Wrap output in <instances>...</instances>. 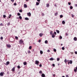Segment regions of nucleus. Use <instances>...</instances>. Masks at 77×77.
Wrapping results in <instances>:
<instances>
[{
    "label": "nucleus",
    "instance_id": "obj_1",
    "mask_svg": "<svg viewBox=\"0 0 77 77\" xmlns=\"http://www.w3.org/2000/svg\"><path fill=\"white\" fill-rule=\"evenodd\" d=\"M19 42L20 44H24V43H23V41L22 39L20 40Z\"/></svg>",
    "mask_w": 77,
    "mask_h": 77
},
{
    "label": "nucleus",
    "instance_id": "obj_2",
    "mask_svg": "<svg viewBox=\"0 0 77 77\" xmlns=\"http://www.w3.org/2000/svg\"><path fill=\"white\" fill-rule=\"evenodd\" d=\"M39 63V61H38V60L35 61V64H36V65H38V64Z\"/></svg>",
    "mask_w": 77,
    "mask_h": 77
},
{
    "label": "nucleus",
    "instance_id": "obj_3",
    "mask_svg": "<svg viewBox=\"0 0 77 77\" xmlns=\"http://www.w3.org/2000/svg\"><path fill=\"white\" fill-rule=\"evenodd\" d=\"M44 35L43 33H40L39 34V36H40V37H42V36Z\"/></svg>",
    "mask_w": 77,
    "mask_h": 77
},
{
    "label": "nucleus",
    "instance_id": "obj_4",
    "mask_svg": "<svg viewBox=\"0 0 77 77\" xmlns=\"http://www.w3.org/2000/svg\"><path fill=\"white\" fill-rule=\"evenodd\" d=\"M6 46H7V47H8V48H10L11 47V45H10L7 44Z\"/></svg>",
    "mask_w": 77,
    "mask_h": 77
},
{
    "label": "nucleus",
    "instance_id": "obj_5",
    "mask_svg": "<svg viewBox=\"0 0 77 77\" xmlns=\"http://www.w3.org/2000/svg\"><path fill=\"white\" fill-rule=\"evenodd\" d=\"M42 77H45V74L44 73H42Z\"/></svg>",
    "mask_w": 77,
    "mask_h": 77
},
{
    "label": "nucleus",
    "instance_id": "obj_6",
    "mask_svg": "<svg viewBox=\"0 0 77 77\" xmlns=\"http://www.w3.org/2000/svg\"><path fill=\"white\" fill-rule=\"evenodd\" d=\"M73 39L74 41H77V38H76V37H75Z\"/></svg>",
    "mask_w": 77,
    "mask_h": 77
},
{
    "label": "nucleus",
    "instance_id": "obj_7",
    "mask_svg": "<svg viewBox=\"0 0 77 77\" xmlns=\"http://www.w3.org/2000/svg\"><path fill=\"white\" fill-rule=\"evenodd\" d=\"M25 20H26L27 21L28 20H29V18L27 17H25Z\"/></svg>",
    "mask_w": 77,
    "mask_h": 77
},
{
    "label": "nucleus",
    "instance_id": "obj_8",
    "mask_svg": "<svg viewBox=\"0 0 77 77\" xmlns=\"http://www.w3.org/2000/svg\"><path fill=\"white\" fill-rule=\"evenodd\" d=\"M9 63H10L9 61L7 62L6 63V65H9Z\"/></svg>",
    "mask_w": 77,
    "mask_h": 77
},
{
    "label": "nucleus",
    "instance_id": "obj_9",
    "mask_svg": "<svg viewBox=\"0 0 77 77\" xmlns=\"http://www.w3.org/2000/svg\"><path fill=\"white\" fill-rule=\"evenodd\" d=\"M12 71H13V72H14L15 71V67H13L11 69Z\"/></svg>",
    "mask_w": 77,
    "mask_h": 77
},
{
    "label": "nucleus",
    "instance_id": "obj_10",
    "mask_svg": "<svg viewBox=\"0 0 77 77\" xmlns=\"http://www.w3.org/2000/svg\"><path fill=\"white\" fill-rule=\"evenodd\" d=\"M0 75L1 76H3V73L2 72L0 73Z\"/></svg>",
    "mask_w": 77,
    "mask_h": 77
},
{
    "label": "nucleus",
    "instance_id": "obj_11",
    "mask_svg": "<svg viewBox=\"0 0 77 77\" xmlns=\"http://www.w3.org/2000/svg\"><path fill=\"white\" fill-rule=\"evenodd\" d=\"M23 64L24 65H26L27 64V63L26 62H25L23 63Z\"/></svg>",
    "mask_w": 77,
    "mask_h": 77
},
{
    "label": "nucleus",
    "instance_id": "obj_12",
    "mask_svg": "<svg viewBox=\"0 0 77 77\" xmlns=\"http://www.w3.org/2000/svg\"><path fill=\"white\" fill-rule=\"evenodd\" d=\"M52 38H54L55 37V35H54V34H53L52 35Z\"/></svg>",
    "mask_w": 77,
    "mask_h": 77
},
{
    "label": "nucleus",
    "instance_id": "obj_13",
    "mask_svg": "<svg viewBox=\"0 0 77 77\" xmlns=\"http://www.w3.org/2000/svg\"><path fill=\"white\" fill-rule=\"evenodd\" d=\"M62 24H65V21L63 20L62 21Z\"/></svg>",
    "mask_w": 77,
    "mask_h": 77
},
{
    "label": "nucleus",
    "instance_id": "obj_14",
    "mask_svg": "<svg viewBox=\"0 0 77 77\" xmlns=\"http://www.w3.org/2000/svg\"><path fill=\"white\" fill-rule=\"evenodd\" d=\"M40 53L41 54H43V52L42 51H40Z\"/></svg>",
    "mask_w": 77,
    "mask_h": 77
},
{
    "label": "nucleus",
    "instance_id": "obj_15",
    "mask_svg": "<svg viewBox=\"0 0 77 77\" xmlns=\"http://www.w3.org/2000/svg\"><path fill=\"white\" fill-rule=\"evenodd\" d=\"M58 14V13H57V12L55 13V16H57V14Z\"/></svg>",
    "mask_w": 77,
    "mask_h": 77
},
{
    "label": "nucleus",
    "instance_id": "obj_16",
    "mask_svg": "<svg viewBox=\"0 0 77 77\" xmlns=\"http://www.w3.org/2000/svg\"><path fill=\"white\" fill-rule=\"evenodd\" d=\"M27 5L26 4H24V8H27Z\"/></svg>",
    "mask_w": 77,
    "mask_h": 77
},
{
    "label": "nucleus",
    "instance_id": "obj_17",
    "mask_svg": "<svg viewBox=\"0 0 77 77\" xmlns=\"http://www.w3.org/2000/svg\"><path fill=\"white\" fill-rule=\"evenodd\" d=\"M39 5V2H36V5L37 6H38V5Z\"/></svg>",
    "mask_w": 77,
    "mask_h": 77
},
{
    "label": "nucleus",
    "instance_id": "obj_18",
    "mask_svg": "<svg viewBox=\"0 0 77 77\" xmlns=\"http://www.w3.org/2000/svg\"><path fill=\"white\" fill-rule=\"evenodd\" d=\"M50 60H54V59L53 58H51L50 59Z\"/></svg>",
    "mask_w": 77,
    "mask_h": 77
},
{
    "label": "nucleus",
    "instance_id": "obj_19",
    "mask_svg": "<svg viewBox=\"0 0 77 77\" xmlns=\"http://www.w3.org/2000/svg\"><path fill=\"white\" fill-rule=\"evenodd\" d=\"M69 62L70 63V64H72V61L71 60H69Z\"/></svg>",
    "mask_w": 77,
    "mask_h": 77
},
{
    "label": "nucleus",
    "instance_id": "obj_20",
    "mask_svg": "<svg viewBox=\"0 0 77 77\" xmlns=\"http://www.w3.org/2000/svg\"><path fill=\"white\" fill-rule=\"evenodd\" d=\"M64 62L66 63L67 62V60L66 59H65L64 60Z\"/></svg>",
    "mask_w": 77,
    "mask_h": 77
},
{
    "label": "nucleus",
    "instance_id": "obj_21",
    "mask_svg": "<svg viewBox=\"0 0 77 77\" xmlns=\"http://www.w3.org/2000/svg\"><path fill=\"white\" fill-rule=\"evenodd\" d=\"M46 7H49V4H46Z\"/></svg>",
    "mask_w": 77,
    "mask_h": 77
},
{
    "label": "nucleus",
    "instance_id": "obj_22",
    "mask_svg": "<svg viewBox=\"0 0 77 77\" xmlns=\"http://www.w3.org/2000/svg\"><path fill=\"white\" fill-rule=\"evenodd\" d=\"M32 48V46H29V50H31Z\"/></svg>",
    "mask_w": 77,
    "mask_h": 77
},
{
    "label": "nucleus",
    "instance_id": "obj_23",
    "mask_svg": "<svg viewBox=\"0 0 77 77\" xmlns=\"http://www.w3.org/2000/svg\"><path fill=\"white\" fill-rule=\"evenodd\" d=\"M11 16H12V15H11V14H9V16L8 17V18H10L11 17Z\"/></svg>",
    "mask_w": 77,
    "mask_h": 77
},
{
    "label": "nucleus",
    "instance_id": "obj_24",
    "mask_svg": "<svg viewBox=\"0 0 77 77\" xmlns=\"http://www.w3.org/2000/svg\"><path fill=\"white\" fill-rule=\"evenodd\" d=\"M39 73L40 74H42V71L40 70L39 72Z\"/></svg>",
    "mask_w": 77,
    "mask_h": 77
},
{
    "label": "nucleus",
    "instance_id": "obj_25",
    "mask_svg": "<svg viewBox=\"0 0 77 77\" xmlns=\"http://www.w3.org/2000/svg\"><path fill=\"white\" fill-rule=\"evenodd\" d=\"M45 44H47L48 43V41L47 40H46L45 42Z\"/></svg>",
    "mask_w": 77,
    "mask_h": 77
},
{
    "label": "nucleus",
    "instance_id": "obj_26",
    "mask_svg": "<svg viewBox=\"0 0 77 77\" xmlns=\"http://www.w3.org/2000/svg\"><path fill=\"white\" fill-rule=\"evenodd\" d=\"M70 9H73V7L72 6H71L70 7Z\"/></svg>",
    "mask_w": 77,
    "mask_h": 77
},
{
    "label": "nucleus",
    "instance_id": "obj_27",
    "mask_svg": "<svg viewBox=\"0 0 77 77\" xmlns=\"http://www.w3.org/2000/svg\"><path fill=\"white\" fill-rule=\"evenodd\" d=\"M56 32L57 33H59V30H56Z\"/></svg>",
    "mask_w": 77,
    "mask_h": 77
},
{
    "label": "nucleus",
    "instance_id": "obj_28",
    "mask_svg": "<svg viewBox=\"0 0 77 77\" xmlns=\"http://www.w3.org/2000/svg\"><path fill=\"white\" fill-rule=\"evenodd\" d=\"M60 60V58H57V61H59Z\"/></svg>",
    "mask_w": 77,
    "mask_h": 77
},
{
    "label": "nucleus",
    "instance_id": "obj_29",
    "mask_svg": "<svg viewBox=\"0 0 77 77\" xmlns=\"http://www.w3.org/2000/svg\"><path fill=\"white\" fill-rule=\"evenodd\" d=\"M52 33H53V31H51L50 32V35H52Z\"/></svg>",
    "mask_w": 77,
    "mask_h": 77
},
{
    "label": "nucleus",
    "instance_id": "obj_30",
    "mask_svg": "<svg viewBox=\"0 0 77 77\" xmlns=\"http://www.w3.org/2000/svg\"><path fill=\"white\" fill-rule=\"evenodd\" d=\"M60 18H63V15H60Z\"/></svg>",
    "mask_w": 77,
    "mask_h": 77
},
{
    "label": "nucleus",
    "instance_id": "obj_31",
    "mask_svg": "<svg viewBox=\"0 0 77 77\" xmlns=\"http://www.w3.org/2000/svg\"><path fill=\"white\" fill-rule=\"evenodd\" d=\"M62 50H65V48H64V47H63L62 48Z\"/></svg>",
    "mask_w": 77,
    "mask_h": 77
},
{
    "label": "nucleus",
    "instance_id": "obj_32",
    "mask_svg": "<svg viewBox=\"0 0 77 77\" xmlns=\"http://www.w3.org/2000/svg\"><path fill=\"white\" fill-rule=\"evenodd\" d=\"M19 18L20 20H21V19H22V17H21V16H19Z\"/></svg>",
    "mask_w": 77,
    "mask_h": 77
},
{
    "label": "nucleus",
    "instance_id": "obj_33",
    "mask_svg": "<svg viewBox=\"0 0 77 77\" xmlns=\"http://www.w3.org/2000/svg\"><path fill=\"white\" fill-rule=\"evenodd\" d=\"M15 38L16 39H18V38L17 37V36H15Z\"/></svg>",
    "mask_w": 77,
    "mask_h": 77
},
{
    "label": "nucleus",
    "instance_id": "obj_34",
    "mask_svg": "<svg viewBox=\"0 0 77 77\" xmlns=\"http://www.w3.org/2000/svg\"><path fill=\"white\" fill-rule=\"evenodd\" d=\"M17 68H18V69H20V66H17Z\"/></svg>",
    "mask_w": 77,
    "mask_h": 77
},
{
    "label": "nucleus",
    "instance_id": "obj_35",
    "mask_svg": "<svg viewBox=\"0 0 77 77\" xmlns=\"http://www.w3.org/2000/svg\"><path fill=\"white\" fill-rule=\"evenodd\" d=\"M54 51L55 52H56V49H54Z\"/></svg>",
    "mask_w": 77,
    "mask_h": 77
},
{
    "label": "nucleus",
    "instance_id": "obj_36",
    "mask_svg": "<svg viewBox=\"0 0 77 77\" xmlns=\"http://www.w3.org/2000/svg\"><path fill=\"white\" fill-rule=\"evenodd\" d=\"M19 12H23V11L21 10H19Z\"/></svg>",
    "mask_w": 77,
    "mask_h": 77
},
{
    "label": "nucleus",
    "instance_id": "obj_37",
    "mask_svg": "<svg viewBox=\"0 0 77 77\" xmlns=\"http://www.w3.org/2000/svg\"><path fill=\"white\" fill-rule=\"evenodd\" d=\"M20 13H17V15H18V16H20Z\"/></svg>",
    "mask_w": 77,
    "mask_h": 77
},
{
    "label": "nucleus",
    "instance_id": "obj_38",
    "mask_svg": "<svg viewBox=\"0 0 77 77\" xmlns=\"http://www.w3.org/2000/svg\"><path fill=\"white\" fill-rule=\"evenodd\" d=\"M69 5H71V2H68Z\"/></svg>",
    "mask_w": 77,
    "mask_h": 77
},
{
    "label": "nucleus",
    "instance_id": "obj_39",
    "mask_svg": "<svg viewBox=\"0 0 77 77\" xmlns=\"http://www.w3.org/2000/svg\"><path fill=\"white\" fill-rule=\"evenodd\" d=\"M6 16H5V15H3V17H4V18H6Z\"/></svg>",
    "mask_w": 77,
    "mask_h": 77
},
{
    "label": "nucleus",
    "instance_id": "obj_40",
    "mask_svg": "<svg viewBox=\"0 0 77 77\" xmlns=\"http://www.w3.org/2000/svg\"><path fill=\"white\" fill-rule=\"evenodd\" d=\"M60 39H62V36H60Z\"/></svg>",
    "mask_w": 77,
    "mask_h": 77
},
{
    "label": "nucleus",
    "instance_id": "obj_41",
    "mask_svg": "<svg viewBox=\"0 0 77 77\" xmlns=\"http://www.w3.org/2000/svg\"><path fill=\"white\" fill-rule=\"evenodd\" d=\"M52 66H54H54H55V64H52Z\"/></svg>",
    "mask_w": 77,
    "mask_h": 77
},
{
    "label": "nucleus",
    "instance_id": "obj_42",
    "mask_svg": "<svg viewBox=\"0 0 77 77\" xmlns=\"http://www.w3.org/2000/svg\"><path fill=\"white\" fill-rule=\"evenodd\" d=\"M47 52H48V53H49V52H50V50H48L47 51Z\"/></svg>",
    "mask_w": 77,
    "mask_h": 77
},
{
    "label": "nucleus",
    "instance_id": "obj_43",
    "mask_svg": "<svg viewBox=\"0 0 77 77\" xmlns=\"http://www.w3.org/2000/svg\"><path fill=\"white\" fill-rule=\"evenodd\" d=\"M40 67H42V65L41 64H40L39 65Z\"/></svg>",
    "mask_w": 77,
    "mask_h": 77
},
{
    "label": "nucleus",
    "instance_id": "obj_44",
    "mask_svg": "<svg viewBox=\"0 0 77 77\" xmlns=\"http://www.w3.org/2000/svg\"><path fill=\"white\" fill-rule=\"evenodd\" d=\"M14 6H16L17 5V4L16 3H14Z\"/></svg>",
    "mask_w": 77,
    "mask_h": 77
},
{
    "label": "nucleus",
    "instance_id": "obj_45",
    "mask_svg": "<svg viewBox=\"0 0 77 77\" xmlns=\"http://www.w3.org/2000/svg\"><path fill=\"white\" fill-rule=\"evenodd\" d=\"M31 16V13H29V17H30Z\"/></svg>",
    "mask_w": 77,
    "mask_h": 77
},
{
    "label": "nucleus",
    "instance_id": "obj_46",
    "mask_svg": "<svg viewBox=\"0 0 77 77\" xmlns=\"http://www.w3.org/2000/svg\"><path fill=\"white\" fill-rule=\"evenodd\" d=\"M72 17L73 18V17H74V15L73 14H72Z\"/></svg>",
    "mask_w": 77,
    "mask_h": 77
},
{
    "label": "nucleus",
    "instance_id": "obj_47",
    "mask_svg": "<svg viewBox=\"0 0 77 77\" xmlns=\"http://www.w3.org/2000/svg\"><path fill=\"white\" fill-rule=\"evenodd\" d=\"M38 42H41V39H39L38 41Z\"/></svg>",
    "mask_w": 77,
    "mask_h": 77
},
{
    "label": "nucleus",
    "instance_id": "obj_48",
    "mask_svg": "<svg viewBox=\"0 0 77 77\" xmlns=\"http://www.w3.org/2000/svg\"><path fill=\"white\" fill-rule=\"evenodd\" d=\"M66 77H69V76H68V75H66Z\"/></svg>",
    "mask_w": 77,
    "mask_h": 77
},
{
    "label": "nucleus",
    "instance_id": "obj_49",
    "mask_svg": "<svg viewBox=\"0 0 77 77\" xmlns=\"http://www.w3.org/2000/svg\"><path fill=\"white\" fill-rule=\"evenodd\" d=\"M0 39H3V37H1Z\"/></svg>",
    "mask_w": 77,
    "mask_h": 77
},
{
    "label": "nucleus",
    "instance_id": "obj_50",
    "mask_svg": "<svg viewBox=\"0 0 77 77\" xmlns=\"http://www.w3.org/2000/svg\"><path fill=\"white\" fill-rule=\"evenodd\" d=\"M54 33L55 35H56V32H54Z\"/></svg>",
    "mask_w": 77,
    "mask_h": 77
},
{
    "label": "nucleus",
    "instance_id": "obj_51",
    "mask_svg": "<svg viewBox=\"0 0 77 77\" xmlns=\"http://www.w3.org/2000/svg\"><path fill=\"white\" fill-rule=\"evenodd\" d=\"M11 1L12 2H14V0H11Z\"/></svg>",
    "mask_w": 77,
    "mask_h": 77
},
{
    "label": "nucleus",
    "instance_id": "obj_52",
    "mask_svg": "<svg viewBox=\"0 0 77 77\" xmlns=\"http://www.w3.org/2000/svg\"><path fill=\"white\" fill-rule=\"evenodd\" d=\"M68 65H69V64L70 63L69 61H68Z\"/></svg>",
    "mask_w": 77,
    "mask_h": 77
},
{
    "label": "nucleus",
    "instance_id": "obj_53",
    "mask_svg": "<svg viewBox=\"0 0 77 77\" xmlns=\"http://www.w3.org/2000/svg\"><path fill=\"white\" fill-rule=\"evenodd\" d=\"M75 53L76 54H77V52L75 51Z\"/></svg>",
    "mask_w": 77,
    "mask_h": 77
},
{
    "label": "nucleus",
    "instance_id": "obj_54",
    "mask_svg": "<svg viewBox=\"0 0 77 77\" xmlns=\"http://www.w3.org/2000/svg\"><path fill=\"white\" fill-rule=\"evenodd\" d=\"M0 25L1 26H3V23H1L0 24Z\"/></svg>",
    "mask_w": 77,
    "mask_h": 77
},
{
    "label": "nucleus",
    "instance_id": "obj_55",
    "mask_svg": "<svg viewBox=\"0 0 77 77\" xmlns=\"http://www.w3.org/2000/svg\"><path fill=\"white\" fill-rule=\"evenodd\" d=\"M28 16H29V13H27Z\"/></svg>",
    "mask_w": 77,
    "mask_h": 77
},
{
    "label": "nucleus",
    "instance_id": "obj_56",
    "mask_svg": "<svg viewBox=\"0 0 77 77\" xmlns=\"http://www.w3.org/2000/svg\"><path fill=\"white\" fill-rule=\"evenodd\" d=\"M37 2H40V0H37Z\"/></svg>",
    "mask_w": 77,
    "mask_h": 77
},
{
    "label": "nucleus",
    "instance_id": "obj_57",
    "mask_svg": "<svg viewBox=\"0 0 77 77\" xmlns=\"http://www.w3.org/2000/svg\"><path fill=\"white\" fill-rule=\"evenodd\" d=\"M32 52H33V51H34V49H33L32 50Z\"/></svg>",
    "mask_w": 77,
    "mask_h": 77
},
{
    "label": "nucleus",
    "instance_id": "obj_58",
    "mask_svg": "<svg viewBox=\"0 0 77 77\" xmlns=\"http://www.w3.org/2000/svg\"><path fill=\"white\" fill-rule=\"evenodd\" d=\"M75 6H76V7H77V4H75Z\"/></svg>",
    "mask_w": 77,
    "mask_h": 77
},
{
    "label": "nucleus",
    "instance_id": "obj_59",
    "mask_svg": "<svg viewBox=\"0 0 77 77\" xmlns=\"http://www.w3.org/2000/svg\"><path fill=\"white\" fill-rule=\"evenodd\" d=\"M66 36H67V35H68V34H67V33H66Z\"/></svg>",
    "mask_w": 77,
    "mask_h": 77
},
{
    "label": "nucleus",
    "instance_id": "obj_60",
    "mask_svg": "<svg viewBox=\"0 0 77 77\" xmlns=\"http://www.w3.org/2000/svg\"><path fill=\"white\" fill-rule=\"evenodd\" d=\"M10 24V23H8V25H9Z\"/></svg>",
    "mask_w": 77,
    "mask_h": 77
},
{
    "label": "nucleus",
    "instance_id": "obj_61",
    "mask_svg": "<svg viewBox=\"0 0 77 77\" xmlns=\"http://www.w3.org/2000/svg\"><path fill=\"white\" fill-rule=\"evenodd\" d=\"M53 76H54V77H55V74H54Z\"/></svg>",
    "mask_w": 77,
    "mask_h": 77
},
{
    "label": "nucleus",
    "instance_id": "obj_62",
    "mask_svg": "<svg viewBox=\"0 0 77 77\" xmlns=\"http://www.w3.org/2000/svg\"><path fill=\"white\" fill-rule=\"evenodd\" d=\"M28 53H29V51H28Z\"/></svg>",
    "mask_w": 77,
    "mask_h": 77
},
{
    "label": "nucleus",
    "instance_id": "obj_63",
    "mask_svg": "<svg viewBox=\"0 0 77 77\" xmlns=\"http://www.w3.org/2000/svg\"><path fill=\"white\" fill-rule=\"evenodd\" d=\"M61 46L63 45V44H61Z\"/></svg>",
    "mask_w": 77,
    "mask_h": 77
},
{
    "label": "nucleus",
    "instance_id": "obj_64",
    "mask_svg": "<svg viewBox=\"0 0 77 77\" xmlns=\"http://www.w3.org/2000/svg\"><path fill=\"white\" fill-rule=\"evenodd\" d=\"M31 52H30V51H29V53H31Z\"/></svg>",
    "mask_w": 77,
    "mask_h": 77
}]
</instances>
